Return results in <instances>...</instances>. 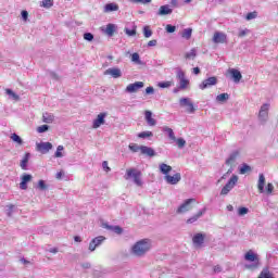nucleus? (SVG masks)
I'll list each match as a JSON object with an SVG mask.
<instances>
[{"instance_id":"f257e3e1","label":"nucleus","mask_w":278,"mask_h":278,"mask_svg":"<svg viewBox=\"0 0 278 278\" xmlns=\"http://www.w3.org/2000/svg\"><path fill=\"white\" fill-rule=\"evenodd\" d=\"M153 242L150 239H141L131 247V253L135 257H144L148 251H151Z\"/></svg>"},{"instance_id":"f03ea898","label":"nucleus","mask_w":278,"mask_h":278,"mask_svg":"<svg viewBox=\"0 0 278 278\" xmlns=\"http://www.w3.org/2000/svg\"><path fill=\"white\" fill-rule=\"evenodd\" d=\"M245 262H252L251 264H245V268L248 270H257L260 268V255L257 253H254L253 250H249L244 255Z\"/></svg>"},{"instance_id":"7ed1b4c3","label":"nucleus","mask_w":278,"mask_h":278,"mask_svg":"<svg viewBox=\"0 0 278 278\" xmlns=\"http://www.w3.org/2000/svg\"><path fill=\"white\" fill-rule=\"evenodd\" d=\"M176 79L179 84V90H186L190 86V80L186 78V72L181 68L176 70Z\"/></svg>"},{"instance_id":"20e7f679","label":"nucleus","mask_w":278,"mask_h":278,"mask_svg":"<svg viewBox=\"0 0 278 278\" xmlns=\"http://www.w3.org/2000/svg\"><path fill=\"white\" fill-rule=\"evenodd\" d=\"M239 179L240 178L238 177V175H232L230 179L227 181V184L222 188V191H220L222 197H227V194L230 193L232 188H236V185L238 184Z\"/></svg>"},{"instance_id":"39448f33","label":"nucleus","mask_w":278,"mask_h":278,"mask_svg":"<svg viewBox=\"0 0 278 278\" xmlns=\"http://www.w3.org/2000/svg\"><path fill=\"white\" fill-rule=\"evenodd\" d=\"M140 177H142V173L136 168H130L126 172V179H134L136 186H142V179Z\"/></svg>"},{"instance_id":"423d86ee","label":"nucleus","mask_w":278,"mask_h":278,"mask_svg":"<svg viewBox=\"0 0 278 278\" xmlns=\"http://www.w3.org/2000/svg\"><path fill=\"white\" fill-rule=\"evenodd\" d=\"M180 108H186V112L188 114H194L197 112V109H194V103H192V100L190 98H181L179 100Z\"/></svg>"},{"instance_id":"0eeeda50","label":"nucleus","mask_w":278,"mask_h":278,"mask_svg":"<svg viewBox=\"0 0 278 278\" xmlns=\"http://www.w3.org/2000/svg\"><path fill=\"white\" fill-rule=\"evenodd\" d=\"M212 40L214 45H225L227 43V34L217 30L213 34Z\"/></svg>"},{"instance_id":"6e6552de","label":"nucleus","mask_w":278,"mask_h":278,"mask_svg":"<svg viewBox=\"0 0 278 278\" xmlns=\"http://www.w3.org/2000/svg\"><path fill=\"white\" fill-rule=\"evenodd\" d=\"M105 118H108V113L102 112L97 115V117L92 122V129H99L101 125H105Z\"/></svg>"},{"instance_id":"1a4fd4ad","label":"nucleus","mask_w":278,"mask_h":278,"mask_svg":"<svg viewBox=\"0 0 278 278\" xmlns=\"http://www.w3.org/2000/svg\"><path fill=\"white\" fill-rule=\"evenodd\" d=\"M269 110H270L269 103H265L261 106L260 112H258V121H261V123H266V121H268Z\"/></svg>"},{"instance_id":"9d476101","label":"nucleus","mask_w":278,"mask_h":278,"mask_svg":"<svg viewBox=\"0 0 278 278\" xmlns=\"http://www.w3.org/2000/svg\"><path fill=\"white\" fill-rule=\"evenodd\" d=\"M103 242H105V237H103V236L93 238L91 240V242L89 243L90 253L97 251V248L101 247L103 244Z\"/></svg>"},{"instance_id":"9b49d317","label":"nucleus","mask_w":278,"mask_h":278,"mask_svg":"<svg viewBox=\"0 0 278 278\" xmlns=\"http://www.w3.org/2000/svg\"><path fill=\"white\" fill-rule=\"evenodd\" d=\"M218 84V79L215 76L208 77L199 85L200 90H205L207 88H212V86H216Z\"/></svg>"},{"instance_id":"f8f14e48","label":"nucleus","mask_w":278,"mask_h":278,"mask_svg":"<svg viewBox=\"0 0 278 278\" xmlns=\"http://www.w3.org/2000/svg\"><path fill=\"white\" fill-rule=\"evenodd\" d=\"M192 203H194V199L186 200L178 208L177 214H186V212H190L192 210Z\"/></svg>"},{"instance_id":"ddd939ff","label":"nucleus","mask_w":278,"mask_h":278,"mask_svg":"<svg viewBox=\"0 0 278 278\" xmlns=\"http://www.w3.org/2000/svg\"><path fill=\"white\" fill-rule=\"evenodd\" d=\"M164 180L169 186H177V184H179L181 181V174L176 173L173 176L172 175H166V176H164Z\"/></svg>"},{"instance_id":"4468645a","label":"nucleus","mask_w":278,"mask_h":278,"mask_svg":"<svg viewBox=\"0 0 278 278\" xmlns=\"http://www.w3.org/2000/svg\"><path fill=\"white\" fill-rule=\"evenodd\" d=\"M140 88H144V83L143 81H136L134 84H129L126 87V92L131 94L134 92H138L140 90Z\"/></svg>"},{"instance_id":"2eb2a0df","label":"nucleus","mask_w":278,"mask_h":278,"mask_svg":"<svg viewBox=\"0 0 278 278\" xmlns=\"http://www.w3.org/2000/svg\"><path fill=\"white\" fill-rule=\"evenodd\" d=\"M104 75H111L114 79H118V77H123V72L118 67H111L104 72Z\"/></svg>"},{"instance_id":"dca6fc26","label":"nucleus","mask_w":278,"mask_h":278,"mask_svg":"<svg viewBox=\"0 0 278 278\" xmlns=\"http://www.w3.org/2000/svg\"><path fill=\"white\" fill-rule=\"evenodd\" d=\"M34 179V176L31 174H24L21 177L20 188L21 190H27V184Z\"/></svg>"},{"instance_id":"f3484780","label":"nucleus","mask_w":278,"mask_h":278,"mask_svg":"<svg viewBox=\"0 0 278 278\" xmlns=\"http://www.w3.org/2000/svg\"><path fill=\"white\" fill-rule=\"evenodd\" d=\"M51 149H53V144H51V142L37 143V151H40V153H49Z\"/></svg>"},{"instance_id":"a211bd4d","label":"nucleus","mask_w":278,"mask_h":278,"mask_svg":"<svg viewBox=\"0 0 278 278\" xmlns=\"http://www.w3.org/2000/svg\"><path fill=\"white\" fill-rule=\"evenodd\" d=\"M144 118L149 127H155L157 125V121L153 118V113L151 111L144 112Z\"/></svg>"},{"instance_id":"6ab92c4d","label":"nucleus","mask_w":278,"mask_h":278,"mask_svg":"<svg viewBox=\"0 0 278 278\" xmlns=\"http://www.w3.org/2000/svg\"><path fill=\"white\" fill-rule=\"evenodd\" d=\"M229 73L235 81V84H240V79H242V73L236 68H230Z\"/></svg>"},{"instance_id":"aec40b11","label":"nucleus","mask_w":278,"mask_h":278,"mask_svg":"<svg viewBox=\"0 0 278 278\" xmlns=\"http://www.w3.org/2000/svg\"><path fill=\"white\" fill-rule=\"evenodd\" d=\"M264 186H266V176L264 174L258 175L257 188L261 194H264Z\"/></svg>"},{"instance_id":"412c9836","label":"nucleus","mask_w":278,"mask_h":278,"mask_svg":"<svg viewBox=\"0 0 278 278\" xmlns=\"http://www.w3.org/2000/svg\"><path fill=\"white\" fill-rule=\"evenodd\" d=\"M141 155H148V157H155V150L147 146H141Z\"/></svg>"},{"instance_id":"4be33fe9","label":"nucleus","mask_w":278,"mask_h":278,"mask_svg":"<svg viewBox=\"0 0 278 278\" xmlns=\"http://www.w3.org/2000/svg\"><path fill=\"white\" fill-rule=\"evenodd\" d=\"M168 14H173V9H170V7L168 4L162 5L159 9V12H157L159 16H166Z\"/></svg>"},{"instance_id":"5701e85b","label":"nucleus","mask_w":278,"mask_h":278,"mask_svg":"<svg viewBox=\"0 0 278 278\" xmlns=\"http://www.w3.org/2000/svg\"><path fill=\"white\" fill-rule=\"evenodd\" d=\"M205 212H207V208H203L202 211H199L195 215H193L192 217H190L187 223L189 225H192V223H197L199 218H201V216H203V214H205Z\"/></svg>"},{"instance_id":"b1692460","label":"nucleus","mask_w":278,"mask_h":278,"mask_svg":"<svg viewBox=\"0 0 278 278\" xmlns=\"http://www.w3.org/2000/svg\"><path fill=\"white\" fill-rule=\"evenodd\" d=\"M192 240L195 247H201V244H203V242L205 241V236L203 233H197L194 235Z\"/></svg>"},{"instance_id":"393cba45","label":"nucleus","mask_w":278,"mask_h":278,"mask_svg":"<svg viewBox=\"0 0 278 278\" xmlns=\"http://www.w3.org/2000/svg\"><path fill=\"white\" fill-rule=\"evenodd\" d=\"M104 229H109V231H113V233H116L117 236H121L123 233V228L121 226H110L108 224H103Z\"/></svg>"},{"instance_id":"a878e982","label":"nucleus","mask_w":278,"mask_h":278,"mask_svg":"<svg viewBox=\"0 0 278 278\" xmlns=\"http://www.w3.org/2000/svg\"><path fill=\"white\" fill-rule=\"evenodd\" d=\"M162 131L164 134H167L169 140H177V137H175V131H173V128H170L168 126H163Z\"/></svg>"},{"instance_id":"bb28decb","label":"nucleus","mask_w":278,"mask_h":278,"mask_svg":"<svg viewBox=\"0 0 278 278\" xmlns=\"http://www.w3.org/2000/svg\"><path fill=\"white\" fill-rule=\"evenodd\" d=\"M236 160H238V152H232L226 160L227 166H236Z\"/></svg>"},{"instance_id":"cd10ccee","label":"nucleus","mask_w":278,"mask_h":278,"mask_svg":"<svg viewBox=\"0 0 278 278\" xmlns=\"http://www.w3.org/2000/svg\"><path fill=\"white\" fill-rule=\"evenodd\" d=\"M160 172L162 173V175H168V173H170V170H173V167L166 163H162L159 165Z\"/></svg>"},{"instance_id":"c85d7f7f","label":"nucleus","mask_w":278,"mask_h":278,"mask_svg":"<svg viewBox=\"0 0 278 278\" xmlns=\"http://www.w3.org/2000/svg\"><path fill=\"white\" fill-rule=\"evenodd\" d=\"M105 13L109 12H118V4L112 2V3H108L104 5V10Z\"/></svg>"},{"instance_id":"c756f323","label":"nucleus","mask_w":278,"mask_h":278,"mask_svg":"<svg viewBox=\"0 0 278 278\" xmlns=\"http://www.w3.org/2000/svg\"><path fill=\"white\" fill-rule=\"evenodd\" d=\"M103 31L106 34V36H114V31H116V25L108 24Z\"/></svg>"},{"instance_id":"7c9ffc66","label":"nucleus","mask_w":278,"mask_h":278,"mask_svg":"<svg viewBox=\"0 0 278 278\" xmlns=\"http://www.w3.org/2000/svg\"><path fill=\"white\" fill-rule=\"evenodd\" d=\"M42 121L43 123L51 124L55 121V116L51 113H43Z\"/></svg>"},{"instance_id":"2f4dec72","label":"nucleus","mask_w":278,"mask_h":278,"mask_svg":"<svg viewBox=\"0 0 278 278\" xmlns=\"http://www.w3.org/2000/svg\"><path fill=\"white\" fill-rule=\"evenodd\" d=\"M130 60L134 64L142 66V61L140 60V54H138V52L132 53Z\"/></svg>"},{"instance_id":"473e14b6","label":"nucleus","mask_w":278,"mask_h":278,"mask_svg":"<svg viewBox=\"0 0 278 278\" xmlns=\"http://www.w3.org/2000/svg\"><path fill=\"white\" fill-rule=\"evenodd\" d=\"M172 86H175V81H173V80L157 83L159 88H172Z\"/></svg>"},{"instance_id":"72a5a7b5","label":"nucleus","mask_w":278,"mask_h":278,"mask_svg":"<svg viewBox=\"0 0 278 278\" xmlns=\"http://www.w3.org/2000/svg\"><path fill=\"white\" fill-rule=\"evenodd\" d=\"M30 154L26 153L23 160L21 161V168L27 170V163L29 162Z\"/></svg>"},{"instance_id":"f704fd0d","label":"nucleus","mask_w":278,"mask_h":278,"mask_svg":"<svg viewBox=\"0 0 278 278\" xmlns=\"http://www.w3.org/2000/svg\"><path fill=\"white\" fill-rule=\"evenodd\" d=\"M129 151H131L132 153H138L139 151H142V146H139L137 143H130L128 146Z\"/></svg>"},{"instance_id":"c9c22d12","label":"nucleus","mask_w":278,"mask_h":278,"mask_svg":"<svg viewBox=\"0 0 278 278\" xmlns=\"http://www.w3.org/2000/svg\"><path fill=\"white\" fill-rule=\"evenodd\" d=\"M229 100V93H220L216 97V101L218 103H225V101Z\"/></svg>"},{"instance_id":"e433bc0d","label":"nucleus","mask_w":278,"mask_h":278,"mask_svg":"<svg viewBox=\"0 0 278 278\" xmlns=\"http://www.w3.org/2000/svg\"><path fill=\"white\" fill-rule=\"evenodd\" d=\"M5 93L10 97V99H12L13 101H18L21 99V97H18V94H16V92H13L12 89H7Z\"/></svg>"},{"instance_id":"4c0bfd02","label":"nucleus","mask_w":278,"mask_h":278,"mask_svg":"<svg viewBox=\"0 0 278 278\" xmlns=\"http://www.w3.org/2000/svg\"><path fill=\"white\" fill-rule=\"evenodd\" d=\"M239 173H240V175H247V173H251V166H249L247 164H242L239 167Z\"/></svg>"},{"instance_id":"58836bf2","label":"nucleus","mask_w":278,"mask_h":278,"mask_svg":"<svg viewBox=\"0 0 278 278\" xmlns=\"http://www.w3.org/2000/svg\"><path fill=\"white\" fill-rule=\"evenodd\" d=\"M181 36H182L186 40H190V38H192V28H186V29H184Z\"/></svg>"},{"instance_id":"ea45409f","label":"nucleus","mask_w":278,"mask_h":278,"mask_svg":"<svg viewBox=\"0 0 278 278\" xmlns=\"http://www.w3.org/2000/svg\"><path fill=\"white\" fill-rule=\"evenodd\" d=\"M41 8H46V10H49L50 8H53V0H43L40 2Z\"/></svg>"},{"instance_id":"a19ab883","label":"nucleus","mask_w":278,"mask_h":278,"mask_svg":"<svg viewBox=\"0 0 278 278\" xmlns=\"http://www.w3.org/2000/svg\"><path fill=\"white\" fill-rule=\"evenodd\" d=\"M185 58L187 60H194L197 58V49H191L189 52L186 53Z\"/></svg>"},{"instance_id":"79ce46f5","label":"nucleus","mask_w":278,"mask_h":278,"mask_svg":"<svg viewBox=\"0 0 278 278\" xmlns=\"http://www.w3.org/2000/svg\"><path fill=\"white\" fill-rule=\"evenodd\" d=\"M138 138H142V139L153 138V132L149 130L139 132Z\"/></svg>"},{"instance_id":"37998d69","label":"nucleus","mask_w":278,"mask_h":278,"mask_svg":"<svg viewBox=\"0 0 278 278\" xmlns=\"http://www.w3.org/2000/svg\"><path fill=\"white\" fill-rule=\"evenodd\" d=\"M11 140H13V142H16V144H23V139L15 132L11 135Z\"/></svg>"},{"instance_id":"c03bdc74","label":"nucleus","mask_w":278,"mask_h":278,"mask_svg":"<svg viewBox=\"0 0 278 278\" xmlns=\"http://www.w3.org/2000/svg\"><path fill=\"white\" fill-rule=\"evenodd\" d=\"M64 151V146H58L56 152L54 153V157H64L62 153Z\"/></svg>"},{"instance_id":"a18cd8bd","label":"nucleus","mask_w":278,"mask_h":278,"mask_svg":"<svg viewBox=\"0 0 278 278\" xmlns=\"http://www.w3.org/2000/svg\"><path fill=\"white\" fill-rule=\"evenodd\" d=\"M174 142H176L178 149H184V147H186V141L184 138H178L174 140Z\"/></svg>"},{"instance_id":"49530a36","label":"nucleus","mask_w":278,"mask_h":278,"mask_svg":"<svg viewBox=\"0 0 278 278\" xmlns=\"http://www.w3.org/2000/svg\"><path fill=\"white\" fill-rule=\"evenodd\" d=\"M249 34H251V30L249 28L240 29L239 34H238V37L239 38H244V36H249Z\"/></svg>"},{"instance_id":"de8ad7c7","label":"nucleus","mask_w":278,"mask_h":278,"mask_svg":"<svg viewBox=\"0 0 278 278\" xmlns=\"http://www.w3.org/2000/svg\"><path fill=\"white\" fill-rule=\"evenodd\" d=\"M143 36H144L146 38H151V36H153V31H151V30L149 29V26H144V27H143Z\"/></svg>"},{"instance_id":"09e8293b","label":"nucleus","mask_w":278,"mask_h":278,"mask_svg":"<svg viewBox=\"0 0 278 278\" xmlns=\"http://www.w3.org/2000/svg\"><path fill=\"white\" fill-rule=\"evenodd\" d=\"M84 39L87 40L88 42H92V40H94V35H92L91 33H85Z\"/></svg>"},{"instance_id":"8fccbe9b","label":"nucleus","mask_w":278,"mask_h":278,"mask_svg":"<svg viewBox=\"0 0 278 278\" xmlns=\"http://www.w3.org/2000/svg\"><path fill=\"white\" fill-rule=\"evenodd\" d=\"M38 134H45V131H49V125H41L37 128Z\"/></svg>"},{"instance_id":"3c124183","label":"nucleus","mask_w":278,"mask_h":278,"mask_svg":"<svg viewBox=\"0 0 278 278\" xmlns=\"http://www.w3.org/2000/svg\"><path fill=\"white\" fill-rule=\"evenodd\" d=\"M130 3H141L142 5H147L148 3H151L153 0H129Z\"/></svg>"},{"instance_id":"603ef678","label":"nucleus","mask_w":278,"mask_h":278,"mask_svg":"<svg viewBox=\"0 0 278 278\" xmlns=\"http://www.w3.org/2000/svg\"><path fill=\"white\" fill-rule=\"evenodd\" d=\"M125 34L127 36H136V26H134L132 29L125 28Z\"/></svg>"},{"instance_id":"864d4df0","label":"nucleus","mask_w":278,"mask_h":278,"mask_svg":"<svg viewBox=\"0 0 278 278\" xmlns=\"http://www.w3.org/2000/svg\"><path fill=\"white\" fill-rule=\"evenodd\" d=\"M238 214H239V216H245V214H249V208H247V207H240V208L238 210Z\"/></svg>"},{"instance_id":"5fc2aeb1","label":"nucleus","mask_w":278,"mask_h":278,"mask_svg":"<svg viewBox=\"0 0 278 278\" xmlns=\"http://www.w3.org/2000/svg\"><path fill=\"white\" fill-rule=\"evenodd\" d=\"M247 21H253V18H257V12H251L247 15Z\"/></svg>"},{"instance_id":"6e6d98bb","label":"nucleus","mask_w":278,"mask_h":278,"mask_svg":"<svg viewBox=\"0 0 278 278\" xmlns=\"http://www.w3.org/2000/svg\"><path fill=\"white\" fill-rule=\"evenodd\" d=\"M177 29V27H175V26H173V25H170V24H168L167 26H166V31H167V34H175V30Z\"/></svg>"},{"instance_id":"4d7b16f0","label":"nucleus","mask_w":278,"mask_h":278,"mask_svg":"<svg viewBox=\"0 0 278 278\" xmlns=\"http://www.w3.org/2000/svg\"><path fill=\"white\" fill-rule=\"evenodd\" d=\"M273 190H275V186L273 184L268 182L266 187L267 194H273Z\"/></svg>"},{"instance_id":"13d9d810","label":"nucleus","mask_w":278,"mask_h":278,"mask_svg":"<svg viewBox=\"0 0 278 278\" xmlns=\"http://www.w3.org/2000/svg\"><path fill=\"white\" fill-rule=\"evenodd\" d=\"M13 212H14V205H12V204L8 205L7 206L8 216H12Z\"/></svg>"},{"instance_id":"bf43d9fd","label":"nucleus","mask_w":278,"mask_h":278,"mask_svg":"<svg viewBox=\"0 0 278 278\" xmlns=\"http://www.w3.org/2000/svg\"><path fill=\"white\" fill-rule=\"evenodd\" d=\"M102 168L105 170V173H110V170H112V168H110L108 165V161L102 162Z\"/></svg>"},{"instance_id":"052dcab7","label":"nucleus","mask_w":278,"mask_h":278,"mask_svg":"<svg viewBox=\"0 0 278 278\" xmlns=\"http://www.w3.org/2000/svg\"><path fill=\"white\" fill-rule=\"evenodd\" d=\"M38 188L39 190H47V185L45 184V180H39Z\"/></svg>"},{"instance_id":"680f3d73","label":"nucleus","mask_w":278,"mask_h":278,"mask_svg":"<svg viewBox=\"0 0 278 278\" xmlns=\"http://www.w3.org/2000/svg\"><path fill=\"white\" fill-rule=\"evenodd\" d=\"M231 173H233V167H230V168L227 170V173L224 174V175L222 176V178H220L218 181H220L222 179H227V176H228V175H231Z\"/></svg>"},{"instance_id":"e2e57ef3","label":"nucleus","mask_w":278,"mask_h":278,"mask_svg":"<svg viewBox=\"0 0 278 278\" xmlns=\"http://www.w3.org/2000/svg\"><path fill=\"white\" fill-rule=\"evenodd\" d=\"M22 18L23 21L27 22V18H29V13L27 11H22Z\"/></svg>"},{"instance_id":"0e129e2a","label":"nucleus","mask_w":278,"mask_h":278,"mask_svg":"<svg viewBox=\"0 0 278 278\" xmlns=\"http://www.w3.org/2000/svg\"><path fill=\"white\" fill-rule=\"evenodd\" d=\"M155 92V89L153 87L146 88V94H153Z\"/></svg>"},{"instance_id":"69168bd1","label":"nucleus","mask_w":278,"mask_h":278,"mask_svg":"<svg viewBox=\"0 0 278 278\" xmlns=\"http://www.w3.org/2000/svg\"><path fill=\"white\" fill-rule=\"evenodd\" d=\"M157 45V40L153 39L148 42V47H155Z\"/></svg>"},{"instance_id":"338daca9","label":"nucleus","mask_w":278,"mask_h":278,"mask_svg":"<svg viewBox=\"0 0 278 278\" xmlns=\"http://www.w3.org/2000/svg\"><path fill=\"white\" fill-rule=\"evenodd\" d=\"M62 177H64V172H59V173H56V175H55V178L56 179H62Z\"/></svg>"},{"instance_id":"774afa93","label":"nucleus","mask_w":278,"mask_h":278,"mask_svg":"<svg viewBox=\"0 0 278 278\" xmlns=\"http://www.w3.org/2000/svg\"><path fill=\"white\" fill-rule=\"evenodd\" d=\"M49 253H58V248H50Z\"/></svg>"}]
</instances>
